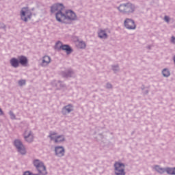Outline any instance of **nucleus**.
<instances>
[{
    "label": "nucleus",
    "mask_w": 175,
    "mask_h": 175,
    "mask_svg": "<svg viewBox=\"0 0 175 175\" xmlns=\"http://www.w3.org/2000/svg\"><path fill=\"white\" fill-rule=\"evenodd\" d=\"M98 37L100 38V39H106V38H107V34L106 33V31L100 30L98 32Z\"/></svg>",
    "instance_id": "obj_16"
},
{
    "label": "nucleus",
    "mask_w": 175,
    "mask_h": 175,
    "mask_svg": "<svg viewBox=\"0 0 175 175\" xmlns=\"http://www.w3.org/2000/svg\"><path fill=\"white\" fill-rule=\"evenodd\" d=\"M118 9L121 13H133L135 12V5L131 3H127L121 4Z\"/></svg>",
    "instance_id": "obj_2"
},
{
    "label": "nucleus",
    "mask_w": 175,
    "mask_h": 175,
    "mask_svg": "<svg viewBox=\"0 0 175 175\" xmlns=\"http://www.w3.org/2000/svg\"><path fill=\"white\" fill-rule=\"evenodd\" d=\"M77 46L78 49H85V43L83 42H81V41L77 42Z\"/></svg>",
    "instance_id": "obj_17"
},
{
    "label": "nucleus",
    "mask_w": 175,
    "mask_h": 175,
    "mask_svg": "<svg viewBox=\"0 0 175 175\" xmlns=\"http://www.w3.org/2000/svg\"><path fill=\"white\" fill-rule=\"evenodd\" d=\"M55 154L57 157H64V154H65V150L62 146H57L55 148Z\"/></svg>",
    "instance_id": "obj_11"
},
{
    "label": "nucleus",
    "mask_w": 175,
    "mask_h": 175,
    "mask_svg": "<svg viewBox=\"0 0 175 175\" xmlns=\"http://www.w3.org/2000/svg\"><path fill=\"white\" fill-rule=\"evenodd\" d=\"M61 50L66 51V54H70L72 53V49L69 45H62Z\"/></svg>",
    "instance_id": "obj_15"
},
{
    "label": "nucleus",
    "mask_w": 175,
    "mask_h": 175,
    "mask_svg": "<svg viewBox=\"0 0 175 175\" xmlns=\"http://www.w3.org/2000/svg\"><path fill=\"white\" fill-rule=\"evenodd\" d=\"M154 169H155V170H157V172H158L159 173H161V174L165 173V172H167V173L168 174L175 175V167L167 168L166 170H165L163 168H161L158 165H156V166H154Z\"/></svg>",
    "instance_id": "obj_6"
},
{
    "label": "nucleus",
    "mask_w": 175,
    "mask_h": 175,
    "mask_svg": "<svg viewBox=\"0 0 175 175\" xmlns=\"http://www.w3.org/2000/svg\"><path fill=\"white\" fill-rule=\"evenodd\" d=\"M10 64L12 65V66H13V68H18V65H19V61L18 59H16V58H12L10 59Z\"/></svg>",
    "instance_id": "obj_14"
},
{
    "label": "nucleus",
    "mask_w": 175,
    "mask_h": 175,
    "mask_svg": "<svg viewBox=\"0 0 175 175\" xmlns=\"http://www.w3.org/2000/svg\"><path fill=\"white\" fill-rule=\"evenodd\" d=\"M18 85L21 86L25 85V80H21L18 81Z\"/></svg>",
    "instance_id": "obj_21"
},
{
    "label": "nucleus",
    "mask_w": 175,
    "mask_h": 175,
    "mask_svg": "<svg viewBox=\"0 0 175 175\" xmlns=\"http://www.w3.org/2000/svg\"><path fill=\"white\" fill-rule=\"evenodd\" d=\"M49 137L51 140H55V143H61V142H64V140H65L63 135H58L55 133H51Z\"/></svg>",
    "instance_id": "obj_7"
},
{
    "label": "nucleus",
    "mask_w": 175,
    "mask_h": 175,
    "mask_svg": "<svg viewBox=\"0 0 175 175\" xmlns=\"http://www.w3.org/2000/svg\"><path fill=\"white\" fill-rule=\"evenodd\" d=\"M51 62V58L49 56H44L42 58V66H47Z\"/></svg>",
    "instance_id": "obj_13"
},
{
    "label": "nucleus",
    "mask_w": 175,
    "mask_h": 175,
    "mask_svg": "<svg viewBox=\"0 0 175 175\" xmlns=\"http://www.w3.org/2000/svg\"><path fill=\"white\" fill-rule=\"evenodd\" d=\"M64 44H62V42H57V43H56V44H55V49H57V50H61V49H62V46H63Z\"/></svg>",
    "instance_id": "obj_19"
},
{
    "label": "nucleus",
    "mask_w": 175,
    "mask_h": 175,
    "mask_svg": "<svg viewBox=\"0 0 175 175\" xmlns=\"http://www.w3.org/2000/svg\"><path fill=\"white\" fill-rule=\"evenodd\" d=\"M124 27H126L127 29H135L136 28V25L133 20L127 18L124 21Z\"/></svg>",
    "instance_id": "obj_9"
},
{
    "label": "nucleus",
    "mask_w": 175,
    "mask_h": 175,
    "mask_svg": "<svg viewBox=\"0 0 175 175\" xmlns=\"http://www.w3.org/2000/svg\"><path fill=\"white\" fill-rule=\"evenodd\" d=\"M24 137L26 142H28V143H31V142L33 141V135L29 130H26L25 131Z\"/></svg>",
    "instance_id": "obj_10"
},
{
    "label": "nucleus",
    "mask_w": 175,
    "mask_h": 175,
    "mask_svg": "<svg viewBox=\"0 0 175 175\" xmlns=\"http://www.w3.org/2000/svg\"><path fill=\"white\" fill-rule=\"evenodd\" d=\"M64 110H66V111H67L68 113H70V111L73 110V107H72V105H67L64 107Z\"/></svg>",
    "instance_id": "obj_20"
},
{
    "label": "nucleus",
    "mask_w": 175,
    "mask_h": 175,
    "mask_svg": "<svg viewBox=\"0 0 175 175\" xmlns=\"http://www.w3.org/2000/svg\"><path fill=\"white\" fill-rule=\"evenodd\" d=\"M115 174L125 175V165L122 163L116 162L114 164Z\"/></svg>",
    "instance_id": "obj_5"
},
{
    "label": "nucleus",
    "mask_w": 175,
    "mask_h": 175,
    "mask_svg": "<svg viewBox=\"0 0 175 175\" xmlns=\"http://www.w3.org/2000/svg\"><path fill=\"white\" fill-rule=\"evenodd\" d=\"M162 73L164 77H169V76H170V71H169V70L167 68L163 69Z\"/></svg>",
    "instance_id": "obj_18"
},
{
    "label": "nucleus",
    "mask_w": 175,
    "mask_h": 175,
    "mask_svg": "<svg viewBox=\"0 0 175 175\" xmlns=\"http://www.w3.org/2000/svg\"><path fill=\"white\" fill-rule=\"evenodd\" d=\"M3 114V111H2V109L0 108V116H2Z\"/></svg>",
    "instance_id": "obj_24"
},
{
    "label": "nucleus",
    "mask_w": 175,
    "mask_h": 175,
    "mask_svg": "<svg viewBox=\"0 0 175 175\" xmlns=\"http://www.w3.org/2000/svg\"><path fill=\"white\" fill-rule=\"evenodd\" d=\"M51 12L56 13V20L59 23H65V20H76V14L72 11L65 12V8L62 4H55L51 7Z\"/></svg>",
    "instance_id": "obj_1"
},
{
    "label": "nucleus",
    "mask_w": 175,
    "mask_h": 175,
    "mask_svg": "<svg viewBox=\"0 0 175 175\" xmlns=\"http://www.w3.org/2000/svg\"><path fill=\"white\" fill-rule=\"evenodd\" d=\"M164 20L167 22L169 23V21L170 20L169 16H165L164 18Z\"/></svg>",
    "instance_id": "obj_22"
},
{
    "label": "nucleus",
    "mask_w": 175,
    "mask_h": 175,
    "mask_svg": "<svg viewBox=\"0 0 175 175\" xmlns=\"http://www.w3.org/2000/svg\"><path fill=\"white\" fill-rule=\"evenodd\" d=\"M11 117H12V118H14V115H13L12 113H11Z\"/></svg>",
    "instance_id": "obj_25"
},
{
    "label": "nucleus",
    "mask_w": 175,
    "mask_h": 175,
    "mask_svg": "<svg viewBox=\"0 0 175 175\" xmlns=\"http://www.w3.org/2000/svg\"><path fill=\"white\" fill-rule=\"evenodd\" d=\"M172 42L175 43V37H172Z\"/></svg>",
    "instance_id": "obj_23"
},
{
    "label": "nucleus",
    "mask_w": 175,
    "mask_h": 175,
    "mask_svg": "<svg viewBox=\"0 0 175 175\" xmlns=\"http://www.w3.org/2000/svg\"><path fill=\"white\" fill-rule=\"evenodd\" d=\"M14 146L16 147V148L18 149V151H19V152L21 154H25L26 151H25V148L24 147V145H23V143H21V141L16 139L14 141Z\"/></svg>",
    "instance_id": "obj_8"
},
{
    "label": "nucleus",
    "mask_w": 175,
    "mask_h": 175,
    "mask_svg": "<svg viewBox=\"0 0 175 175\" xmlns=\"http://www.w3.org/2000/svg\"><path fill=\"white\" fill-rule=\"evenodd\" d=\"M33 165L36 166L39 172L38 175H46L47 174V171H46V167L43 165V163L40 162L39 160H35L33 161Z\"/></svg>",
    "instance_id": "obj_3"
},
{
    "label": "nucleus",
    "mask_w": 175,
    "mask_h": 175,
    "mask_svg": "<svg viewBox=\"0 0 175 175\" xmlns=\"http://www.w3.org/2000/svg\"><path fill=\"white\" fill-rule=\"evenodd\" d=\"M18 59L21 65H23V66H27V64H28V59L25 56H19Z\"/></svg>",
    "instance_id": "obj_12"
},
{
    "label": "nucleus",
    "mask_w": 175,
    "mask_h": 175,
    "mask_svg": "<svg viewBox=\"0 0 175 175\" xmlns=\"http://www.w3.org/2000/svg\"><path fill=\"white\" fill-rule=\"evenodd\" d=\"M111 87V85L108 84V88H110Z\"/></svg>",
    "instance_id": "obj_26"
},
{
    "label": "nucleus",
    "mask_w": 175,
    "mask_h": 175,
    "mask_svg": "<svg viewBox=\"0 0 175 175\" xmlns=\"http://www.w3.org/2000/svg\"><path fill=\"white\" fill-rule=\"evenodd\" d=\"M32 16V12L28 9V8H23L21 11V18L23 21H28Z\"/></svg>",
    "instance_id": "obj_4"
}]
</instances>
